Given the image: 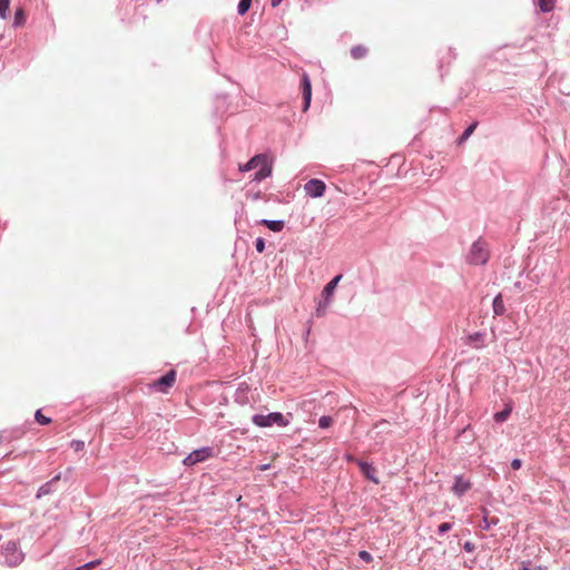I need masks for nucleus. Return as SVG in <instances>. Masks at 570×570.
I'll list each match as a JSON object with an SVG mask.
<instances>
[{"instance_id":"obj_1","label":"nucleus","mask_w":570,"mask_h":570,"mask_svg":"<svg viewBox=\"0 0 570 570\" xmlns=\"http://www.w3.org/2000/svg\"><path fill=\"white\" fill-rule=\"evenodd\" d=\"M490 258V247L488 242L479 237L474 240L465 256V262L472 266H484Z\"/></svg>"},{"instance_id":"obj_2","label":"nucleus","mask_w":570,"mask_h":570,"mask_svg":"<svg viewBox=\"0 0 570 570\" xmlns=\"http://www.w3.org/2000/svg\"><path fill=\"white\" fill-rule=\"evenodd\" d=\"M24 560V553L19 548L17 541L10 540L2 544L0 552V564L8 568H14L21 564Z\"/></svg>"},{"instance_id":"obj_3","label":"nucleus","mask_w":570,"mask_h":570,"mask_svg":"<svg viewBox=\"0 0 570 570\" xmlns=\"http://www.w3.org/2000/svg\"><path fill=\"white\" fill-rule=\"evenodd\" d=\"M250 421L258 428H271L274 425L285 428L289 424V420L281 412H271L268 414H254L252 415Z\"/></svg>"},{"instance_id":"obj_4","label":"nucleus","mask_w":570,"mask_h":570,"mask_svg":"<svg viewBox=\"0 0 570 570\" xmlns=\"http://www.w3.org/2000/svg\"><path fill=\"white\" fill-rule=\"evenodd\" d=\"M343 275L342 274H338L336 275L335 277H333L323 288L322 291V298L320 299V302L317 303V306H316V316L317 317H321L325 314L328 305L331 304L332 302V297H333V294L340 283V281L342 279Z\"/></svg>"},{"instance_id":"obj_5","label":"nucleus","mask_w":570,"mask_h":570,"mask_svg":"<svg viewBox=\"0 0 570 570\" xmlns=\"http://www.w3.org/2000/svg\"><path fill=\"white\" fill-rule=\"evenodd\" d=\"M215 455L214 448L202 446L191 451L187 456L184 458L183 464L185 466H194L198 463L205 462Z\"/></svg>"},{"instance_id":"obj_6","label":"nucleus","mask_w":570,"mask_h":570,"mask_svg":"<svg viewBox=\"0 0 570 570\" xmlns=\"http://www.w3.org/2000/svg\"><path fill=\"white\" fill-rule=\"evenodd\" d=\"M326 185L323 180L317 178H312L306 181L304 185V190L307 196L312 198H318L322 197L325 193Z\"/></svg>"},{"instance_id":"obj_7","label":"nucleus","mask_w":570,"mask_h":570,"mask_svg":"<svg viewBox=\"0 0 570 570\" xmlns=\"http://www.w3.org/2000/svg\"><path fill=\"white\" fill-rule=\"evenodd\" d=\"M301 88L303 95V111H307L312 101V82L307 72L302 73Z\"/></svg>"},{"instance_id":"obj_8","label":"nucleus","mask_w":570,"mask_h":570,"mask_svg":"<svg viewBox=\"0 0 570 570\" xmlns=\"http://www.w3.org/2000/svg\"><path fill=\"white\" fill-rule=\"evenodd\" d=\"M176 380V371L170 370L166 374L161 375L154 383V387L160 392H166L168 387L173 386Z\"/></svg>"},{"instance_id":"obj_9","label":"nucleus","mask_w":570,"mask_h":570,"mask_svg":"<svg viewBox=\"0 0 570 570\" xmlns=\"http://www.w3.org/2000/svg\"><path fill=\"white\" fill-rule=\"evenodd\" d=\"M472 487V483L464 479L462 475H455L454 476V483L452 485V492L461 498Z\"/></svg>"},{"instance_id":"obj_10","label":"nucleus","mask_w":570,"mask_h":570,"mask_svg":"<svg viewBox=\"0 0 570 570\" xmlns=\"http://www.w3.org/2000/svg\"><path fill=\"white\" fill-rule=\"evenodd\" d=\"M267 160H269V159L265 154H258V155L254 156L253 158H250L244 165H239V171L246 173V171L257 169L259 166L265 164Z\"/></svg>"},{"instance_id":"obj_11","label":"nucleus","mask_w":570,"mask_h":570,"mask_svg":"<svg viewBox=\"0 0 570 570\" xmlns=\"http://www.w3.org/2000/svg\"><path fill=\"white\" fill-rule=\"evenodd\" d=\"M61 475L60 473L55 475L52 479H50L49 481H47L46 483H43L39 489H38V492L36 494V498L37 499H40L45 495H48L50 493H53L57 488H56V484L57 482L60 480Z\"/></svg>"},{"instance_id":"obj_12","label":"nucleus","mask_w":570,"mask_h":570,"mask_svg":"<svg viewBox=\"0 0 570 570\" xmlns=\"http://www.w3.org/2000/svg\"><path fill=\"white\" fill-rule=\"evenodd\" d=\"M357 465L360 466L362 474L367 480L372 481L375 484H379L380 481L376 478V471L372 463L365 461H357Z\"/></svg>"},{"instance_id":"obj_13","label":"nucleus","mask_w":570,"mask_h":570,"mask_svg":"<svg viewBox=\"0 0 570 570\" xmlns=\"http://www.w3.org/2000/svg\"><path fill=\"white\" fill-rule=\"evenodd\" d=\"M273 168L271 160H267L265 164L259 166L257 170L254 173L252 181L259 183L272 175Z\"/></svg>"},{"instance_id":"obj_14","label":"nucleus","mask_w":570,"mask_h":570,"mask_svg":"<svg viewBox=\"0 0 570 570\" xmlns=\"http://www.w3.org/2000/svg\"><path fill=\"white\" fill-rule=\"evenodd\" d=\"M259 225L267 227L269 230L274 233H279L283 230L285 226V222L283 219H266L263 218L258 222Z\"/></svg>"},{"instance_id":"obj_15","label":"nucleus","mask_w":570,"mask_h":570,"mask_svg":"<svg viewBox=\"0 0 570 570\" xmlns=\"http://www.w3.org/2000/svg\"><path fill=\"white\" fill-rule=\"evenodd\" d=\"M374 430H377L376 433H375L376 435L374 436V439L377 440V438L380 436V441L379 442H383V435L391 433L390 422L384 420V419H382V420H380L379 422H376L374 424Z\"/></svg>"},{"instance_id":"obj_16","label":"nucleus","mask_w":570,"mask_h":570,"mask_svg":"<svg viewBox=\"0 0 570 570\" xmlns=\"http://www.w3.org/2000/svg\"><path fill=\"white\" fill-rule=\"evenodd\" d=\"M484 338H485V333L475 332V333L469 334L468 343L470 345H473L475 348H482V347H484Z\"/></svg>"},{"instance_id":"obj_17","label":"nucleus","mask_w":570,"mask_h":570,"mask_svg":"<svg viewBox=\"0 0 570 570\" xmlns=\"http://www.w3.org/2000/svg\"><path fill=\"white\" fill-rule=\"evenodd\" d=\"M482 512H483V518L479 524V527L484 530V531H488L491 529V527L493 525H497L498 522H499V519L498 518H492V519H489L488 514H489V511L483 508L482 509Z\"/></svg>"},{"instance_id":"obj_18","label":"nucleus","mask_w":570,"mask_h":570,"mask_svg":"<svg viewBox=\"0 0 570 570\" xmlns=\"http://www.w3.org/2000/svg\"><path fill=\"white\" fill-rule=\"evenodd\" d=\"M492 308L495 316L504 315L507 308L502 299V295L498 294L492 301Z\"/></svg>"},{"instance_id":"obj_19","label":"nucleus","mask_w":570,"mask_h":570,"mask_svg":"<svg viewBox=\"0 0 570 570\" xmlns=\"http://www.w3.org/2000/svg\"><path fill=\"white\" fill-rule=\"evenodd\" d=\"M478 127V121H473L470 124L464 131L458 137L456 144L462 145L464 144L469 137L474 132L475 128Z\"/></svg>"},{"instance_id":"obj_20","label":"nucleus","mask_w":570,"mask_h":570,"mask_svg":"<svg viewBox=\"0 0 570 570\" xmlns=\"http://www.w3.org/2000/svg\"><path fill=\"white\" fill-rule=\"evenodd\" d=\"M511 412L512 406L510 404H507L503 410L494 413L493 419L497 423H503L509 419Z\"/></svg>"},{"instance_id":"obj_21","label":"nucleus","mask_w":570,"mask_h":570,"mask_svg":"<svg viewBox=\"0 0 570 570\" xmlns=\"http://www.w3.org/2000/svg\"><path fill=\"white\" fill-rule=\"evenodd\" d=\"M248 387H242L239 386L237 390H236V393H235V402L242 404V405H245L248 403Z\"/></svg>"},{"instance_id":"obj_22","label":"nucleus","mask_w":570,"mask_h":570,"mask_svg":"<svg viewBox=\"0 0 570 570\" xmlns=\"http://www.w3.org/2000/svg\"><path fill=\"white\" fill-rule=\"evenodd\" d=\"M26 23V13H24V10L22 8H18L16 11H14V17H13V23L12 26L18 28V27H21Z\"/></svg>"},{"instance_id":"obj_23","label":"nucleus","mask_w":570,"mask_h":570,"mask_svg":"<svg viewBox=\"0 0 570 570\" xmlns=\"http://www.w3.org/2000/svg\"><path fill=\"white\" fill-rule=\"evenodd\" d=\"M367 55V48L363 45H357L352 47L351 49V56L354 59H362Z\"/></svg>"},{"instance_id":"obj_24","label":"nucleus","mask_w":570,"mask_h":570,"mask_svg":"<svg viewBox=\"0 0 570 570\" xmlns=\"http://www.w3.org/2000/svg\"><path fill=\"white\" fill-rule=\"evenodd\" d=\"M556 4V0H538V6L541 10V12H550L553 10Z\"/></svg>"},{"instance_id":"obj_25","label":"nucleus","mask_w":570,"mask_h":570,"mask_svg":"<svg viewBox=\"0 0 570 570\" xmlns=\"http://www.w3.org/2000/svg\"><path fill=\"white\" fill-rule=\"evenodd\" d=\"M252 3H253V0H239V2L237 4V13L239 16H244L245 13H247Z\"/></svg>"},{"instance_id":"obj_26","label":"nucleus","mask_w":570,"mask_h":570,"mask_svg":"<svg viewBox=\"0 0 570 570\" xmlns=\"http://www.w3.org/2000/svg\"><path fill=\"white\" fill-rule=\"evenodd\" d=\"M35 420L40 425H47L51 422V419L43 415L40 409L35 412Z\"/></svg>"},{"instance_id":"obj_27","label":"nucleus","mask_w":570,"mask_h":570,"mask_svg":"<svg viewBox=\"0 0 570 570\" xmlns=\"http://www.w3.org/2000/svg\"><path fill=\"white\" fill-rule=\"evenodd\" d=\"M333 424V419L330 415H322L318 419V426L321 429H328Z\"/></svg>"},{"instance_id":"obj_28","label":"nucleus","mask_w":570,"mask_h":570,"mask_svg":"<svg viewBox=\"0 0 570 570\" xmlns=\"http://www.w3.org/2000/svg\"><path fill=\"white\" fill-rule=\"evenodd\" d=\"M10 0H0V17L6 19L8 16Z\"/></svg>"},{"instance_id":"obj_29","label":"nucleus","mask_w":570,"mask_h":570,"mask_svg":"<svg viewBox=\"0 0 570 570\" xmlns=\"http://www.w3.org/2000/svg\"><path fill=\"white\" fill-rule=\"evenodd\" d=\"M100 563H101L100 559L92 560V561L86 562V563L77 567L75 570H90Z\"/></svg>"},{"instance_id":"obj_30","label":"nucleus","mask_w":570,"mask_h":570,"mask_svg":"<svg viewBox=\"0 0 570 570\" xmlns=\"http://www.w3.org/2000/svg\"><path fill=\"white\" fill-rule=\"evenodd\" d=\"M452 528H453V523L452 522H443V523H441L438 527L436 532H438L439 535H443L446 532H449Z\"/></svg>"},{"instance_id":"obj_31","label":"nucleus","mask_w":570,"mask_h":570,"mask_svg":"<svg viewBox=\"0 0 570 570\" xmlns=\"http://www.w3.org/2000/svg\"><path fill=\"white\" fill-rule=\"evenodd\" d=\"M265 239L263 237H257L255 240V249L257 250V253H263L265 250Z\"/></svg>"},{"instance_id":"obj_32","label":"nucleus","mask_w":570,"mask_h":570,"mask_svg":"<svg viewBox=\"0 0 570 570\" xmlns=\"http://www.w3.org/2000/svg\"><path fill=\"white\" fill-rule=\"evenodd\" d=\"M71 448L76 451V452H79L81 450H83L85 448V442L81 441V440H72L71 443H70Z\"/></svg>"},{"instance_id":"obj_33","label":"nucleus","mask_w":570,"mask_h":570,"mask_svg":"<svg viewBox=\"0 0 570 570\" xmlns=\"http://www.w3.org/2000/svg\"><path fill=\"white\" fill-rule=\"evenodd\" d=\"M358 558L364 562H371L373 560L372 554L366 550H361L358 552Z\"/></svg>"},{"instance_id":"obj_34","label":"nucleus","mask_w":570,"mask_h":570,"mask_svg":"<svg viewBox=\"0 0 570 570\" xmlns=\"http://www.w3.org/2000/svg\"><path fill=\"white\" fill-rule=\"evenodd\" d=\"M463 550L468 553H471L475 550V544L471 541H465L463 544Z\"/></svg>"},{"instance_id":"obj_35","label":"nucleus","mask_w":570,"mask_h":570,"mask_svg":"<svg viewBox=\"0 0 570 570\" xmlns=\"http://www.w3.org/2000/svg\"><path fill=\"white\" fill-rule=\"evenodd\" d=\"M521 466H522V461L520 459L515 458L511 461V468L513 470H519Z\"/></svg>"},{"instance_id":"obj_36","label":"nucleus","mask_w":570,"mask_h":570,"mask_svg":"<svg viewBox=\"0 0 570 570\" xmlns=\"http://www.w3.org/2000/svg\"><path fill=\"white\" fill-rule=\"evenodd\" d=\"M455 57H456V55L453 51V49L449 48V51H448V63H450L451 60L455 59Z\"/></svg>"},{"instance_id":"obj_37","label":"nucleus","mask_w":570,"mask_h":570,"mask_svg":"<svg viewBox=\"0 0 570 570\" xmlns=\"http://www.w3.org/2000/svg\"><path fill=\"white\" fill-rule=\"evenodd\" d=\"M226 99H227L226 95H217L216 96V100L222 101L223 104H225Z\"/></svg>"},{"instance_id":"obj_38","label":"nucleus","mask_w":570,"mask_h":570,"mask_svg":"<svg viewBox=\"0 0 570 570\" xmlns=\"http://www.w3.org/2000/svg\"><path fill=\"white\" fill-rule=\"evenodd\" d=\"M284 0H271V6L273 8L278 7Z\"/></svg>"},{"instance_id":"obj_39","label":"nucleus","mask_w":570,"mask_h":570,"mask_svg":"<svg viewBox=\"0 0 570 570\" xmlns=\"http://www.w3.org/2000/svg\"><path fill=\"white\" fill-rule=\"evenodd\" d=\"M249 196L252 197V199L257 200V199H259L262 197V194H261V191H257V193H255L253 195H249Z\"/></svg>"},{"instance_id":"obj_40","label":"nucleus","mask_w":570,"mask_h":570,"mask_svg":"<svg viewBox=\"0 0 570 570\" xmlns=\"http://www.w3.org/2000/svg\"><path fill=\"white\" fill-rule=\"evenodd\" d=\"M444 59H445V58L443 57V58L441 59V61H440V66H439L440 71H441V70H442V68H443V61H444Z\"/></svg>"},{"instance_id":"obj_41","label":"nucleus","mask_w":570,"mask_h":570,"mask_svg":"<svg viewBox=\"0 0 570 570\" xmlns=\"http://www.w3.org/2000/svg\"><path fill=\"white\" fill-rule=\"evenodd\" d=\"M520 570H531V569H530L529 564H523Z\"/></svg>"},{"instance_id":"obj_42","label":"nucleus","mask_w":570,"mask_h":570,"mask_svg":"<svg viewBox=\"0 0 570 570\" xmlns=\"http://www.w3.org/2000/svg\"><path fill=\"white\" fill-rule=\"evenodd\" d=\"M158 3L161 2V0H156Z\"/></svg>"}]
</instances>
